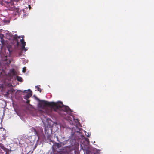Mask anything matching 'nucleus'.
Returning <instances> with one entry per match:
<instances>
[{"label": "nucleus", "mask_w": 154, "mask_h": 154, "mask_svg": "<svg viewBox=\"0 0 154 154\" xmlns=\"http://www.w3.org/2000/svg\"><path fill=\"white\" fill-rule=\"evenodd\" d=\"M40 106L43 110L44 108L46 106H48L49 107L45 109L46 113L50 114L52 110L55 111H58V110H62L65 112L67 113H70L71 112V109L68 106L63 105L61 102H58L57 103L54 102H49L45 101H43L40 103Z\"/></svg>", "instance_id": "nucleus-1"}, {"label": "nucleus", "mask_w": 154, "mask_h": 154, "mask_svg": "<svg viewBox=\"0 0 154 154\" xmlns=\"http://www.w3.org/2000/svg\"><path fill=\"white\" fill-rule=\"evenodd\" d=\"M67 119L71 121H72V120L74 121V122H72V124L74 125V126L72 128V131L80 133L81 128H80V125L78 119L75 118L74 116L72 115L68 116Z\"/></svg>", "instance_id": "nucleus-2"}, {"label": "nucleus", "mask_w": 154, "mask_h": 154, "mask_svg": "<svg viewBox=\"0 0 154 154\" xmlns=\"http://www.w3.org/2000/svg\"><path fill=\"white\" fill-rule=\"evenodd\" d=\"M51 122V121L49 119H48L46 118H45L42 120V122L45 127V134H48V130H50L51 133L52 130L51 128L50 127V125L49 124Z\"/></svg>", "instance_id": "nucleus-3"}, {"label": "nucleus", "mask_w": 154, "mask_h": 154, "mask_svg": "<svg viewBox=\"0 0 154 154\" xmlns=\"http://www.w3.org/2000/svg\"><path fill=\"white\" fill-rule=\"evenodd\" d=\"M81 138L84 139L83 143L81 145V149L84 150L88 151V145L89 143V139L85 138L83 135H81Z\"/></svg>", "instance_id": "nucleus-4"}, {"label": "nucleus", "mask_w": 154, "mask_h": 154, "mask_svg": "<svg viewBox=\"0 0 154 154\" xmlns=\"http://www.w3.org/2000/svg\"><path fill=\"white\" fill-rule=\"evenodd\" d=\"M31 131L34 133L35 135L38 136L42 134L43 132V129L42 127H36L31 128Z\"/></svg>", "instance_id": "nucleus-5"}, {"label": "nucleus", "mask_w": 154, "mask_h": 154, "mask_svg": "<svg viewBox=\"0 0 154 154\" xmlns=\"http://www.w3.org/2000/svg\"><path fill=\"white\" fill-rule=\"evenodd\" d=\"M4 35L2 34H0V41L1 42L2 44V46L1 47V53H2L3 54L4 56H5L6 57H7V55H6L5 54V53L6 52V49H5V51L3 53L4 50V46L6 45V42L3 39Z\"/></svg>", "instance_id": "nucleus-6"}, {"label": "nucleus", "mask_w": 154, "mask_h": 154, "mask_svg": "<svg viewBox=\"0 0 154 154\" xmlns=\"http://www.w3.org/2000/svg\"><path fill=\"white\" fill-rule=\"evenodd\" d=\"M23 93H27V94L24 96V98L27 100L28 99L32 94V91L29 89L27 90H25L24 91Z\"/></svg>", "instance_id": "nucleus-7"}, {"label": "nucleus", "mask_w": 154, "mask_h": 154, "mask_svg": "<svg viewBox=\"0 0 154 154\" xmlns=\"http://www.w3.org/2000/svg\"><path fill=\"white\" fill-rule=\"evenodd\" d=\"M20 42L22 45V51H24L25 52L26 51L28 50V48L25 47V46L26 45V43L24 42V39L22 38V39H20Z\"/></svg>", "instance_id": "nucleus-8"}, {"label": "nucleus", "mask_w": 154, "mask_h": 154, "mask_svg": "<svg viewBox=\"0 0 154 154\" xmlns=\"http://www.w3.org/2000/svg\"><path fill=\"white\" fill-rule=\"evenodd\" d=\"M15 90L13 88H11L8 90V91L6 92L5 95L8 96L10 94H12L15 91Z\"/></svg>", "instance_id": "nucleus-9"}, {"label": "nucleus", "mask_w": 154, "mask_h": 154, "mask_svg": "<svg viewBox=\"0 0 154 154\" xmlns=\"http://www.w3.org/2000/svg\"><path fill=\"white\" fill-rule=\"evenodd\" d=\"M20 36H18L17 35L15 34V35L14 36V40L17 41V46H18L19 45V42L18 41V38H20Z\"/></svg>", "instance_id": "nucleus-10"}, {"label": "nucleus", "mask_w": 154, "mask_h": 154, "mask_svg": "<svg viewBox=\"0 0 154 154\" xmlns=\"http://www.w3.org/2000/svg\"><path fill=\"white\" fill-rule=\"evenodd\" d=\"M17 79L18 81H19L20 82H22V78L21 77H20L19 76H17Z\"/></svg>", "instance_id": "nucleus-11"}, {"label": "nucleus", "mask_w": 154, "mask_h": 154, "mask_svg": "<svg viewBox=\"0 0 154 154\" xmlns=\"http://www.w3.org/2000/svg\"><path fill=\"white\" fill-rule=\"evenodd\" d=\"M39 85H38L37 86H35V88H37V90L39 91L40 92H41V89L39 88Z\"/></svg>", "instance_id": "nucleus-12"}, {"label": "nucleus", "mask_w": 154, "mask_h": 154, "mask_svg": "<svg viewBox=\"0 0 154 154\" xmlns=\"http://www.w3.org/2000/svg\"><path fill=\"white\" fill-rule=\"evenodd\" d=\"M84 131L85 133V134L88 137H89L91 135V133H90V132H88V133H87V134H86V132L85 131Z\"/></svg>", "instance_id": "nucleus-13"}, {"label": "nucleus", "mask_w": 154, "mask_h": 154, "mask_svg": "<svg viewBox=\"0 0 154 154\" xmlns=\"http://www.w3.org/2000/svg\"><path fill=\"white\" fill-rule=\"evenodd\" d=\"M25 67H24L23 68L22 72H25Z\"/></svg>", "instance_id": "nucleus-14"}, {"label": "nucleus", "mask_w": 154, "mask_h": 154, "mask_svg": "<svg viewBox=\"0 0 154 154\" xmlns=\"http://www.w3.org/2000/svg\"><path fill=\"white\" fill-rule=\"evenodd\" d=\"M7 60V58L4 60Z\"/></svg>", "instance_id": "nucleus-15"}, {"label": "nucleus", "mask_w": 154, "mask_h": 154, "mask_svg": "<svg viewBox=\"0 0 154 154\" xmlns=\"http://www.w3.org/2000/svg\"><path fill=\"white\" fill-rule=\"evenodd\" d=\"M13 75H15V73L14 72H13Z\"/></svg>", "instance_id": "nucleus-16"}, {"label": "nucleus", "mask_w": 154, "mask_h": 154, "mask_svg": "<svg viewBox=\"0 0 154 154\" xmlns=\"http://www.w3.org/2000/svg\"><path fill=\"white\" fill-rule=\"evenodd\" d=\"M29 101H27V103H29Z\"/></svg>", "instance_id": "nucleus-17"}, {"label": "nucleus", "mask_w": 154, "mask_h": 154, "mask_svg": "<svg viewBox=\"0 0 154 154\" xmlns=\"http://www.w3.org/2000/svg\"><path fill=\"white\" fill-rule=\"evenodd\" d=\"M7 49H8V51H9V49H8V48H7Z\"/></svg>", "instance_id": "nucleus-18"}, {"label": "nucleus", "mask_w": 154, "mask_h": 154, "mask_svg": "<svg viewBox=\"0 0 154 154\" xmlns=\"http://www.w3.org/2000/svg\"><path fill=\"white\" fill-rule=\"evenodd\" d=\"M29 9H30L31 8L30 7V5H29Z\"/></svg>", "instance_id": "nucleus-19"}, {"label": "nucleus", "mask_w": 154, "mask_h": 154, "mask_svg": "<svg viewBox=\"0 0 154 154\" xmlns=\"http://www.w3.org/2000/svg\"><path fill=\"white\" fill-rule=\"evenodd\" d=\"M86 154H88V153L86 152Z\"/></svg>", "instance_id": "nucleus-20"}]
</instances>
